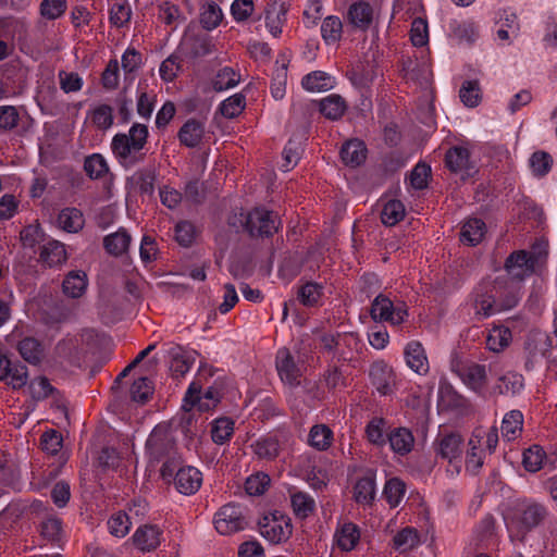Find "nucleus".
I'll list each match as a JSON object with an SVG mask.
<instances>
[{"label":"nucleus","mask_w":557,"mask_h":557,"mask_svg":"<svg viewBox=\"0 0 557 557\" xmlns=\"http://www.w3.org/2000/svg\"><path fill=\"white\" fill-rule=\"evenodd\" d=\"M148 136V127L140 123H134L128 134L119 133L113 136L111 149L122 166L129 169L145 160L146 152L143 150Z\"/></svg>","instance_id":"obj_3"},{"label":"nucleus","mask_w":557,"mask_h":557,"mask_svg":"<svg viewBox=\"0 0 557 557\" xmlns=\"http://www.w3.org/2000/svg\"><path fill=\"white\" fill-rule=\"evenodd\" d=\"M405 492V483L398 478H393L386 482L383 494L387 503L392 507H396L403 499Z\"/></svg>","instance_id":"obj_48"},{"label":"nucleus","mask_w":557,"mask_h":557,"mask_svg":"<svg viewBox=\"0 0 557 557\" xmlns=\"http://www.w3.org/2000/svg\"><path fill=\"white\" fill-rule=\"evenodd\" d=\"M196 237V227L188 221H181L175 226V239L183 247H189Z\"/></svg>","instance_id":"obj_58"},{"label":"nucleus","mask_w":557,"mask_h":557,"mask_svg":"<svg viewBox=\"0 0 557 557\" xmlns=\"http://www.w3.org/2000/svg\"><path fill=\"white\" fill-rule=\"evenodd\" d=\"M292 506L296 516L304 519L313 512L315 504L306 493L297 492L292 495Z\"/></svg>","instance_id":"obj_47"},{"label":"nucleus","mask_w":557,"mask_h":557,"mask_svg":"<svg viewBox=\"0 0 557 557\" xmlns=\"http://www.w3.org/2000/svg\"><path fill=\"white\" fill-rule=\"evenodd\" d=\"M280 219L274 211L264 208H255L248 212L245 220V230L251 237H271L278 230Z\"/></svg>","instance_id":"obj_5"},{"label":"nucleus","mask_w":557,"mask_h":557,"mask_svg":"<svg viewBox=\"0 0 557 557\" xmlns=\"http://www.w3.org/2000/svg\"><path fill=\"white\" fill-rule=\"evenodd\" d=\"M205 135V125L195 119L187 120L180 128L177 137L181 145L187 148H196L200 145Z\"/></svg>","instance_id":"obj_17"},{"label":"nucleus","mask_w":557,"mask_h":557,"mask_svg":"<svg viewBox=\"0 0 557 557\" xmlns=\"http://www.w3.org/2000/svg\"><path fill=\"white\" fill-rule=\"evenodd\" d=\"M332 435L331 429L326 425H314L309 433V443L312 447L324 450L331 445Z\"/></svg>","instance_id":"obj_45"},{"label":"nucleus","mask_w":557,"mask_h":557,"mask_svg":"<svg viewBox=\"0 0 557 557\" xmlns=\"http://www.w3.org/2000/svg\"><path fill=\"white\" fill-rule=\"evenodd\" d=\"M511 341V332L507 327H494L488 333L486 346L490 350L498 352L506 348Z\"/></svg>","instance_id":"obj_40"},{"label":"nucleus","mask_w":557,"mask_h":557,"mask_svg":"<svg viewBox=\"0 0 557 557\" xmlns=\"http://www.w3.org/2000/svg\"><path fill=\"white\" fill-rule=\"evenodd\" d=\"M132 11L126 1L114 3L110 10V22L116 27H123L131 20Z\"/></svg>","instance_id":"obj_61"},{"label":"nucleus","mask_w":557,"mask_h":557,"mask_svg":"<svg viewBox=\"0 0 557 557\" xmlns=\"http://www.w3.org/2000/svg\"><path fill=\"white\" fill-rule=\"evenodd\" d=\"M387 441L395 454L405 456L409 454L414 445V437L409 429L396 428L387 434Z\"/></svg>","instance_id":"obj_18"},{"label":"nucleus","mask_w":557,"mask_h":557,"mask_svg":"<svg viewBox=\"0 0 557 557\" xmlns=\"http://www.w3.org/2000/svg\"><path fill=\"white\" fill-rule=\"evenodd\" d=\"M131 398L138 404H146L153 394V386L148 377H139L131 387Z\"/></svg>","instance_id":"obj_44"},{"label":"nucleus","mask_w":557,"mask_h":557,"mask_svg":"<svg viewBox=\"0 0 557 557\" xmlns=\"http://www.w3.org/2000/svg\"><path fill=\"white\" fill-rule=\"evenodd\" d=\"M58 225L67 233H77L83 230L85 219L83 212L77 208L62 209L57 219Z\"/></svg>","instance_id":"obj_21"},{"label":"nucleus","mask_w":557,"mask_h":557,"mask_svg":"<svg viewBox=\"0 0 557 557\" xmlns=\"http://www.w3.org/2000/svg\"><path fill=\"white\" fill-rule=\"evenodd\" d=\"M367 148L359 139L348 140L341 149V157L345 164L356 166L366 160Z\"/></svg>","instance_id":"obj_26"},{"label":"nucleus","mask_w":557,"mask_h":557,"mask_svg":"<svg viewBox=\"0 0 557 557\" xmlns=\"http://www.w3.org/2000/svg\"><path fill=\"white\" fill-rule=\"evenodd\" d=\"M541 257V253L517 250L507 257L504 267L513 278L522 281L535 272Z\"/></svg>","instance_id":"obj_7"},{"label":"nucleus","mask_w":557,"mask_h":557,"mask_svg":"<svg viewBox=\"0 0 557 557\" xmlns=\"http://www.w3.org/2000/svg\"><path fill=\"white\" fill-rule=\"evenodd\" d=\"M419 544V535L416 529L405 528L393 537V547L401 553L408 552Z\"/></svg>","instance_id":"obj_38"},{"label":"nucleus","mask_w":557,"mask_h":557,"mask_svg":"<svg viewBox=\"0 0 557 557\" xmlns=\"http://www.w3.org/2000/svg\"><path fill=\"white\" fill-rule=\"evenodd\" d=\"M82 339L77 336L67 335L55 345V354L70 361L78 359L81 354Z\"/></svg>","instance_id":"obj_33"},{"label":"nucleus","mask_w":557,"mask_h":557,"mask_svg":"<svg viewBox=\"0 0 557 557\" xmlns=\"http://www.w3.org/2000/svg\"><path fill=\"white\" fill-rule=\"evenodd\" d=\"M62 521L57 517H49L40 524L41 535L49 542H57L61 537Z\"/></svg>","instance_id":"obj_59"},{"label":"nucleus","mask_w":557,"mask_h":557,"mask_svg":"<svg viewBox=\"0 0 557 557\" xmlns=\"http://www.w3.org/2000/svg\"><path fill=\"white\" fill-rule=\"evenodd\" d=\"M131 239V235L127 231L120 228L117 232L107 235L103 238V247L108 253L119 257L127 251Z\"/></svg>","instance_id":"obj_25"},{"label":"nucleus","mask_w":557,"mask_h":557,"mask_svg":"<svg viewBox=\"0 0 557 557\" xmlns=\"http://www.w3.org/2000/svg\"><path fill=\"white\" fill-rule=\"evenodd\" d=\"M223 18L222 11L220 7L210 2L207 7L203 8V11L200 14V23L205 29L211 30L218 27Z\"/></svg>","instance_id":"obj_51"},{"label":"nucleus","mask_w":557,"mask_h":557,"mask_svg":"<svg viewBox=\"0 0 557 557\" xmlns=\"http://www.w3.org/2000/svg\"><path fill=\"white\" fill-rule=\"evenodd\" d=\"M276 369L283 382L290 386H296L300 383V370L287 348H282L277 351Z\"/></svg>","instance_id":"obj_14"},{"label":"nucleus","mask_w":557,"mask_h":557,"mask_svg":"<svg viewBox=\"0 0 557 557\" xmlns=\"http://www.w3.org/2000/svg\"><path fill=\"white\" fill-rule=\"evenodd\" d=\"M41 449L50 455H55L62 447V436L55 430L45 432L40 437Z\"/></svg>","instance_id":"obj_64"},{"label":"nucleus","mask_w":557,"mask_h":557,"mask_svg":"<svg viewBox=\"0 0 557 557\" xmlns=\"http://www.w3.org/2000/svg\"><path fill=\"white\" fill-rule=\"evenodd\" d=\"M258 525L261 535L273 544L286 542L293 533L290 518L278 510L265 515Z\"/></svg>","instance_id":"obj_4"},{"label":"nucleus","mask_w":557,"mask_h":557,"mask_svg":"<svg viewBox=\"0 0 557 557\" xmlns=\"http://www.w3.org/2000/svg\"><path fill=\"white\" fill-rule=\"evenodd\" d=\"M66 10V0H42L40 13L48 20L60 17Z\"/></svg>","instance_id":"obj_63"},{"label":"nucleus","mask_w":557,"mask_h":557,"mask_svg":"<svg viewBox=\"0 0 557 557\" xmlns=\"http://www.w3.org/2000/svg\"><path fill=\"white\" fill-rule=\"evenodd\" d=\"M20 111L14 106H0V131L10 132L17 127Z\"/></svg>","instance_id":"obj_54"},{"label":"nucleus","mask_w":557,"mask_h":557,"mask_svg":"<svg viewBox=\"0 0 557 557\" xmlns=\"http://www.w3.org/2000/svg\"><path fill=\"white\" fill-rule=\"evenodd\" d=\"M371 383L381 395H388L393 391V370L383 361L374 362L369 372Z\"/></svg>","instance_id":"obj_15"},{"label":"nucleus","mask_w":557,"mask_h":557,"mask_svg":"<svg viewBox=\"0 0 557 557\" xmlns=\"http://www.w3.org/2000/svg\"><path fill=\"white\" fill-rule=\"evenodd\" d=\"M161 534L162 532L157 525L145 524L136 530L133 535V542L141 552H151L160 545Z\"/></svg>","instance_id":"obj_16"},{"label":"nucleus","mask_w":557,"mask_h":557,"mask_svg":"<svg viewBox=\"0 0 557 557\" xmlns=\"http://www.w3.org/2000/svg\"><path fill=\"white\" fill-rule=\"evenodd\" d=\"M548 516L545 504L532 498L517 499L504 515L510 540L523 542L527 534L542 525Z\"/></svg>","instance_id":"obj_2"},{"label":"nucleus","mask_w":557,"mask_h":557,"mask_svg":"<svg viewBox=\"0 0 557 557\" xmlns=\"http://www.w3.org/2000/svg\"><path fill=\"white\" fill-rule=\"evenodd\" d=\"M445 165L453 173L460 174L463 181L474 172V166L469 161V151L462 147H453L446 152Z\"/></svg>","instance_id":"obj_11"},{"label":"nucleus","mask_w":557,"mask_h":557,"mask_svg":"<svg viewBox=\"0 0 557 557\" xmlns=\"http://www.w3.org/2000/svg\"><path fill=\"white\" fill-rule=\"evenodd\" d=\"M146 454L150 465L162 462L160 475L168 481L183 462L176 438L166 423H160L151 431L146 441Z\"/></svg>","instance_id":"obj_1"},{"label":"nucleus","mask_w":557,"mask_h":557,"mask_svg":"<svg viewBox=\"0 0 557 557\" xmlns=\"http://www.w3.org/2000/svg\"><path fill=\"white\" fill-rule=\"evenodd\" d=\"M348 17L351 24L360 29H367L372 23L373 10L372 7L363 1L356 2L350 5Z\"/></svg>","instance_id":"obj_28"},{"label":"nucleus","mask_w":557,"mask_h":557,"mask_svg":"<svg viewBox=\"0 0 557 557\" xmlns=\"http://www.w3.org/2000/svg\"><path fill=\"white\" fill-rule=\"evenodd\" d=\"M350 341H354L351 335H345L341 337V335L333 334H323L320 338L322 348L327 352H337L338 361H349L350 357L346 355L345 351H337V348L344 343L346 346L350 345Z\"/></svg>","instance_id":"obj_30"},{"label":"nucleus","mask_w":557,"mask_h":557,"mask_svg":"<svg viewBox=\"0 0 557 557\" xmlns=\"http://www.w3.org/2000/svg\"><path fill=\"white\" fill-rule=\"evenodd\" d=\"M251 447L258 458L267 460L275 459L281 451V444L275 435L261 437Z\"/></svg>","instance_id":"obj_27"},{"label":"nucleus","mask_w":557,"mask_h":557,"mask_svg":"<svg viewBox=\"0 0 557 557\" xmlns=\"http://www.w3.org/2000/svg\"><path fill=\"white\" fill-rule=\"evenodd\" d=\"M84 171L90 180H99L109 172V166L106 159L100 153H94L86 157Z\"/></svg>","instance_id":"obj_36"},{"label":"nucleus","mask_w":557,"mask_h":557,"mask_svg":"<svg viewBox=\"0 0 557 557\" xmlns=\"http://www.w3.org/2000/svg\"><path fill=\"white\" fill-rule=\"evenodd\" d=\"M301 85L309 91H325L332 88L331 77L322 71L307 74L302 78Z\"/></svg>","instance_id":"obj_37"},{"label":"nucleus","mask_w":557,"mask_h":557,"mask_svg":"<svg viewBox=\"0 0 557 557\" xmlns=\"http://www.w3.org/2000/svg\"><path fill=\"white\" fill-rule=\"evenodd\" d=\"M407 364L417 373L425 374L429 371V362L425 351L419 342H410L405 349Z\"/></svg>","instance_id":"obj_19"},{"label":"nucleus","mask_w":557,"mask_h":557,"mask_svg":"<svg viewBox=\"0 0 557 557\" xmlns=\"http://www.w3.org/2000/svg\"><path fill=\"white\" fill-rule=\"evenodd\" d=\"M486 231V225L481 219H469L461 228L460 242L470 246L481 243Z\"/></svg>","instance_id":"obj_24"},{"label":"nucleus","mask_w":557,"mask_h":557,"mask_svg":"<svg viewBox=\"0 0 557 557\" xmlns=\"http://www.w3.org/2000/svg\"><path fill=\"white\" fill-rule=\"evenodd\" d=\"M523 414L519 410H511L505 414L502 423V433L508 441L515 440L522 431Z\"/></svg>","instance_id":"obj_35"},{"label":"nucleus","mask_w":557,"mask_h":557,"mask_svg":"<svg viewBox=\"0 0 557 557\" xmlns=\"http://www.w3.org/2000/svg\"><path fill=\"white\" fill-rule=\"evenodd\" d=\"M545 451L542 447L533 445L523 453V466L530 472H536L542 468Z\"/></svg>","instance_id":"obj_53"},{"label":"nucleus","mask_w":557,"mask_h":557,"mask_svg":"<svg viewBox=\"0 0 557 557\" xmlns=\"http://www.w3.org/2000/svg\"><path fill=\"white\" fill-rule=\"evenodd\" d=\"M131 522L125 512H117L108 520L110 533L116 537L125 536L129 531Z\"/></svg>","instance_id":"obj_57"},{"label":"nucleus","mask_w":557,"mask_h":557,"mask_svg":"<svg viewBox=\"0 0 557 557\" xmlns=\"http://www.w3.org/2000/svg\"><path fill=\"white\" fill-rule=\"evenodd\" d=\"M246 106L245 96L236 94L225 99L220 106V112L223 116L233 119L238 116Z\"/></svg>","instance_id":"obj_49"},{"label":"nucleus","mask_w":557,"mask_h":557,"mask_svg":"<svg viewBox=\"0 0 557 557\" xmlns=\"http://www.w3.org/2000/svg\"><path fill=\"white\" fill-rule=\"evenodd\" d=\"M248 525L244 509L234 503L222 506L215 513V530L223 535H231L245 530Z\"/></svg>","instance_id":"obj_6"},{"label":"nucleus","mask_w":557,"mask_h":557,"mask_svg":"<svg viewBox=\"0 0 557 557\" xmlns=\"http://www.w3.org/2000/svg\"><path fill=\"white\" fill-rule=\"evenodd\" d=\"M322 294V285L314 282H307L298 290V300L306 307H313L319 302Z\"/></svg>","instance_id":"obj_41"},{"label":"nucleus","mask_w":557,"mask_h":557,"mask_svg":"<svg viewBox=\"0 0 557 557\" xmlns=\"http://www.w3.org/2000/svg\"><path fill=\"white\" fill-rule=\"evenodd\" d=\"M385 420L383 418H373L366 428L367 438L370 443L376 446H383L387 442L385 437Z\"/></svg>","instance_id":"obj_50"},{"label":"nucleus","mask_w":557,"mask_h":557,"mask_svg":"<svg viewBox=\"0 0 557 557\" xmlns=\"http://www.w3.org/2000/svg\"><path fill=\"white\" fill-rule=\"evenodd\" d=\"M234 432V422L230 418H219L214 421L211 437L215 444H224Z\"/></svg>","instance_id":"obj_46"},{"label":"nucleus","mask_w":557,"mask_h":557,"mask_svg":"<svg viewBox=\"0 0 557 557\" xmlns=\"http://www.w3.org/2000/svg\"><path fill=\"white\" fill-rule=\"evenodd\" d=\"M496 294V286L491 284L481 285L478 289L473 299V307L479 321L499 311Z\"/></svg>","instance_id":"obj_10"},{"label":"nucleus","mask_w":557,"mask_h":557,"mask_svg":"<svg viewBox=\"0 0 557 557\" xmlns=\"http://www.w3.org/2000/svg\"><path fill=\"white\" fill-rule=\"evenodd\" d=\"M352 497L358 504H372L375 497V480L372 474H367L356 482Z\"/></svg>","instance_id":"obj_29"},{"label":"nucleus","mask_w":557,"mask_h":557,"mask_svg":"<svg viewBox=\"0 0 557 557\" xmlns=\"http://www.w3.org/2000/svg\"><path fill=\"white\" fill-rule=\"evenodd\" d=\"M405 216V206L400 200H388L381 211V221L386 226H394Z\"/></svg>","instance_id":"obj_32"},{"label":"nucleus","mask_w":557,"mask_h":557,"mask_svg":"<svg viewBox=\"0 0 557 557\" xmlns=\"http://www.w3.org/2000/svg\"><path fill=\"white\" fill-rule=\"evenodd\" d=\"M17 350L22 358L30 364H39L44 359V346L35 337L27 336L17 344Z\"/></svg>","instance_id":"obj_20"},{"label":"nucleus","mask_w":557,"mask_h":557,"mask_svg":"<svg viewBox=\"0 0 557 557\" xmlns=\"http://www.w3.org/2000/svg\"><path fill=\"white\" fill-rule=\"evenodd\" d=\"M522 386V375L515 372H508L499 377L498 384L496 385V389L498 391L499 394H516L521 389Z\"/></svg>","instance_id":"obj_52"},{"label":"nucleus","mask_w":557,"mask_h":557,"mask_svg":"<svg viewBox=\"0 0 557 557\" xmlns=\"http://www.w3.org/2000/svg\"><path fill=\"white\" fill-rule=\"evenodd\" d=\"M181 58L176 54L168 57L160 65V76L165 82H172L181 70Z\"/></svg>","instance_id":"obj_62"},{"label":"nucleus","mask_w":557,"mask_h":557,"mask_svg":"<svg viewBox=\"0 0 557 557\" xmlns=\"http://www.w3.org/2000/svg\"><path fill=\"white\" fill-rule=\"evenodd\" d=\"M90 120L94 126L100 131L110 128L113 124V109L109 104H99L90 111Z\"/></svg>","instance_id":"obj_42"},{"label":"nucleus","mask_w":557,"mask_h":557,"mask_svg":"<svg viewBox=\"0 0 557 557\" xmlns=\"http://www.w3.org/2000/svg\"><path fill=\"white\" fill-rule=\"evenodd\" d=\"M370 315L374 321L399 325L408 317V311L404 306L395 307L387 296L379 294L372 301Z\"/></svg>","instance_id":"obj_8"},{"label":"nucleus","mask_w":557,"mask_h":557,"mask_svg":"<svg viewBox=\"0 0 557 557\" xmlns=\"http://www.w3.org/2000/svg\"><path fill=\"white\" fill-rule=\"evenodd\" d=\"M461 101L470 108L476 107L481 100L480 85L478 81H467L460 88Z\"/></svg>","instance_id":"obj_55"},{"label":"nucleus","mask_w":557,"mask_h":557,"mask_svg":"<svg viewBox=\"0 0 557 557\" xmlns=\"http://www.w3.org/2000/svg\"><path fill=\"white\" fill-rule=\"evenodd\" d=\"M88 285L87 275L83 271H71L62 283L63 293L71 298H79L84 295Z\"/></svg>","instance_id":"obj_22"},{"label":"nucleus","mask_w":557,"mask_h":557,"mask_svg":"<svg viewBox=\"0 0 557 557\" xmlns=\"http://www.w3.org/2000/svg\"><path fill=\"white\" fill-rule=\"evenodd\" d=\"M553 158L548 152L536 151L530 159V165L536 176H544L552 168Z\"/></svg>","instance_id":"obj_56"},{"label":"nucleus","mask_w":557,"mask_h":557,"mask_svg":"<svg viewBox=\"0 0 557 557\" xmlns=\"http://www.w3.org/2000/svg\"><path fill=\"white\" fill-rule=\"evenodd\" d=\"M411 42L416 47H422L428 44L429 33L428 23L421 17L413 20L410 30Z\"/></svg>","instance_id":"obj_60"},{"label":"nucleus","mask_w":557,"mask_h":557,"mask_svg":"<svg viewBox=\"0 0 557 557\" xmlns=\"http://www.w3.org/2000/svg\"><path fill=\"white\" fill-rule=\"evenodd\" d=\"M174 474L175 488L183 495H194L202 484V473L193 466L181 465Z\"/></svg>","instance_id":"obj_9"},{"label":"nucleus","mask_w":557,"mask_h":557,"mask_svg":"<svg viewBox=\"0 0 557 557\" xmlns=\"http://www.w3.org/2000/svg\"><path fill=\"white\" fill-rule=\"evenodd\" d=\"M66 259L64 245L57 240L44 245L39 255V260L50 268L64 263Z\"/></svg>","instance_id":"obj_23"},{"label":"nucleus","mask_w":557,"mask_h":557,"mask_svg":"<svg viewBox=\"0 0 557 557\" xmlns=\"http://www.w3.org/2000/svg\"><path fill=\"white\" fill-rule=\"evenodd\" d=\"M463 438L458 433L442 434L435 442V454L443 459L453 462L462 453Z\"/></svg>","instance_id":"obj_12"},{"label":"nucleus","mask_w":557,"mask_h":557,"mask_svg":"<svg viewBox=\"0 0 557 557\" xmlns=\"http://www.w3.org/2000/svg\"><path fill=\"white\" fill-rule=\"evenodd\" d=\"M346 109L344 99L338 95L329 96L320 101V112L330 120L339 119Z\"/></svg>","instance_id":"obj_34"},{"label":"nucleus","mask_w":557,"mask_h":557,"mask_svg":"<svg viewBox=\"0 0 557 557\" xmlns=\"http://www.w3.org/2000/svg\"><path fill=\"white\" fill-rule=\"evenodd\" d=\"M457 374L474 392H482L487 383L485 366L474 362L465 363L458 367Z\"/></svg>","instance_id":"obj_13"},{"label":"nucleus","mask_w":557,"mask_h":557,"mask_svg":"<svg viewBox=\"0 0 557 557\" xmlns=\"http://www.w3.org/2000/svg\"><path fill=\"white\" fill-rule=\"evenodd\" d=\"M240 81V75L232 67H223L212 79V87L215 91H223L236 86Z\"/></svg>","instance_id":"obj_39"},{"label":"nucleus","mask_w":557,"mask_h":557,"mask_svg":"<svg viewBox=\"0 0 557 557\" xmlns=\"http://www.w3.org/2000/svg\"><path fill=\"white\" fill-rule=\"evenodd\" d=\"M343 24L337 16H327L321 26V34L326 44H334L342 37Z\"/></svg>","instance_id":"obj_43"},{"label":"nucleus","mask_w":557,"mask_h":557,"mask_svg":"<svg viewBox=\"0 0 557 557\" xmlns=\"http://www.w3.org/2000/svg\"><path fill=\"white\" fill-rule=\"evenodd\" d=\"M360 539V532L356 524L349 522L345 523L336 532V541L338 547L343 550L349 552L355 548Z\"/></svg>","instance_id":"obj_31"}]
</instances>
